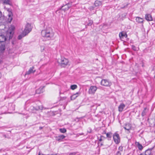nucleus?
Listing matches in <instances>:
<instances>
[{
    "mask_svg": "<svg viewBox=\"0 0 155 155\" xmlns=\"http://www.w3.org/2000/svg\"><path fill=\"white\" fill-rule=\"evenodd\" d=\"M41 35L43 37L46 38H51L53 36L52 29L50 28H48L45 30H42Z\"/></svg>",
    "mask_w": 155,
    "mask_h": 155,
    "instance_id": "obj_1",
    "label": "nucleus"
},
{
    "mask_svg": "<svg viewBox=\"0 0 155 155\" xmlns=\"http://www.w3.org/2000/svg\"><path fill=\"white\" fill-rule=\"evenodd\" d=\"M6 37L3 35H0V51H3L5 49V41H6Z\"/></svg>",
    "mask_w": 155,
    "mask_h": 155,
    "instance_id": "obj_2",
    "label": "nucleus"
},
{
    "mask_svg": "<svg viewBox=\"0 0 155 155\" xmlns=\"http://www.w3.org/2000/svg\"><path fill=\"white\" fill-rule=\"evenodd\" d=\"M59 63L63 67H65L68 65L69 61L68 59L64 58H61Z\"/></svg>",
    "mask_w": 155,
    "mask_h": 155,
    "instance_id": "obj_3",
    "label": "nucleus"
},
{
    "mask_svg": "<svg viewBox=\"0 0 155 155\" xmlns=\"http://www.w3.org/2000/svg\"><path fill=\"white\" fill-rule=\"evenodd\" d=\"M101 84L104 86L109 87L111 85V83L108 80L103 79L101 81Z\"/></svg>",
    "mask_w": 155,
    "mask_h": 155,
    "instance_id": "obj_4",
    "label": "nucleus"
},
{
    "mask_svg": "<svg viewBox=\"0 0 155 155\" xmlns=\"http://www.w3.org/2000/svg\"><path fill=\"white\" fill-rule=\"evenodd\" d=\"M15 27L14 26L11 25L9 28V30L7 32V37L9 36V39L12 38L13 33L12 31L15 29Z\"/></svg>",
    "mask_w": 155,
    "mask_h": 155,
    "instance_id": "obj_5",
    "label": "nucleus"
},
{
    "mask_svg": "<svg viewBox=\"0 0 155 155\" xmlns=\"http://www.w3.org/2000/svg\"><path fill=\"white\" fill-rule=\"evenodd\" d=\"M31 25L29 23H27L26 25L25 28L23 32L27 35L31 31Z\"/></svg>",
    "mask_w": 155,
    "mask_h": 155,
    "instance_id": "obj_6",
    "label": "nucleus"
},
{
    "mask_svg": "<svg viewBox=\"0 0 155 155\" xmlns=\"http://www.w3.org/2000/svg\"><path fill=\"white\" fill-rule=\"evenodd\" d=\"M113 139L116 144H118L120 141V137L118 134L115 133L113 135Z\"/></svg>",
    "mask_w": 155,
    "mask_h": 155,
    "instance_id": "obj_7",
    "label": "nucleus"
},
{
    "mask_svg": "<svg viewBox=\"0 0 155 155\" xmlns=\"http://www.w3.org/2000/svg\"><path fill=\"white\" fill-rule=\"evenodd\" d=\"M97 89L96 86H91L88 90V93L90 94H94Z\"/></svg>",
    "mask_w": 155,
    "mask_h": 155,
    "instance_id": "obj_8",
    "label": "nucleus"
},
{
    "mask_svg": "<svg viewBox=\"0 0 155 155\" xmlns=\"http://www.w3.org/2000/svg\"><path fill=\"white\" fill-rule=\"evenodd\" d=\"M7 11L8 12V21L9 23H10L12 21V14L10 9H8L7 10Z\"/></svg>",
    "mask_w": 155,
    "mask_h": 155,
    "instance_id": "obj_9",
    "label": "nucleus"
},
{
    "mask_svg": "<svg viewBox=\"0 0 155 155\" xmlns=\"http://www.w3.org/2000/svg\"><path fill=\"white\" fill-rule=\"evenodd\" d=\"M34 69V67L31 68L28 71L26 72L25 75L29 74H30L34 73L35 71V70H33Z\"/></svg>",
    "mask_w": 155,
    "mask_h": 155,
    "instance_id": "obj_10",
    "label": "nucleus"
},
{
    "mask_svg": "<svg viewBox=\"0 0 155 155\" xmlns=\"http://www.w3.org/2000/svg\"><path fill=\"white\" fill-rule=\"evenodd\" d=\"M125 106V105L123 103L120 104L118 107L119 111L120 112H122Z\"/></svg>",
    "mask_w": 155,
    "mask_h": 155,
    "instance_id": "obj_11",
    "label": "nucleus"
},
{
    "mask_svg": "<svg viewBox=\"0 0 155 155\" xmlns=\"http://www.w3.org/2000/svg\"><path fill=\"white\" fill-rule=\"evenodd\" d=\"M124 128L125 130L128 131L131 129V125L130 124H127L125 125V126L124 127Z\"/></svg>",
    "mask_w": 155,
    "mask_h": 155,
    "instance_id": "obj_12",
    "label": "nucleus"
},
{
    "mask_svg": "<svg viewBox=\"0 0 155 155\" xmlns=\"http://www.w3.org/2000/svg\"><path fill=\"white\" fill-rule=\"evenodd\" d=\"M119 36L120 38L121 39L123 38L124 37H127V35L125 32H121L119 33Z\"/></svg>",
    "mask_w": 155,
    "mask_h": 155,
    "instance_id": "obj_13",
    "label": "nucleus"
},
{
    "mask_svg": "<svg viewBox=\"0 0 155 155\" xmlns=\"http://www.w3.org/2000/svg\"><path fill=\"white\" fill-rule=\"evenodd\" d=\"M65 137L64 135H60L56 137V140L58 141H60L61 140L64 139Z\"/></svg>",
    "mask_w": 155,
    "mask_h": 155,
    "instance_id": "obj_14",
    "label": "nucleus"
},
{
    "mask_svg": "<svg viewBox=\"0 0 155 155\" xmlns=\"http://www.w3.org/2000/svg\"><path fill=\"white\" fill-rule=\"evenodd\" d=\"M145 18L148 21H151L152 20L151 15L149 14H146L145 15Z\"/></svg>",
    "mask_w": 155,
    "mask_h": 155,
    "instance_id": "obj_15",
    "label": "nucleus"
},
{
    "mask_svg": "<svg viewBox=\"0 0 155 155\" xmlns=\"http://www.w3.org/2000/svg\"><path fill=\"white\" fill-rule=\"evenodd\" d=\"M136 19L137 22L139 23H142L143 21V19L139 17H136Z\"/></svg>",
    "mask_w": 155,
    "mask_h": 155,
    "instance_id": "obj_16",
    "label": "nucleus"
},
{
    "mask_svg": "<svg viewBox=\"0 0 155 155\" xmlns=\"http://www.w3.org/2000/svg\"><path fill=\"white\" fill-rule=\"evenodd\" d=\"M101 2L99 1H96L94 3V5L95 6H99L101 5Z\"/></svg>",
    "mask_w": 155,
    "mask_h": 155,
    "instance_id": "obj_17",
    "label": "nucleus"
},
{
    "mask_svg": "<svg viewBox=\"0 0 155 155\" xmlns=\"http://www.w3.org/2000/svg\"><path fill=\"white\" fill-rule=\"evenodd\" d=\"M136 144L138 147L139 149L140 150H141L143 149V147L142 145L140 144L139 142H137L136 143Z\"/></svg>",
    "mask_w": 155,
    "mask_h": 155,
    "instance_id": "obj_18",
    "label": "nucleus"
},
{
    "mask_svg": "<svg viewBox=\"0 0 155 155\" xmlns=\"http://www.w3.org/2000/svg\"><path fill=\"white\" fill-rule=\"evenodd\" d=\"M69 7L68 6V5H65L64 6H62L61 8V10H63L64 11H65L68 10L69 9Z\"/></svg>",
    "mask_w": 155,
    "mask_h": 155,
    "instance_id": "obj_19",
    "label": "nucleus"
},
{
    "mask_svg": "<svg viewBox=\"0 0 155 155\" xmlns=\"http://www.w3.org/2000/svg\"><path fill=\"white\" fill-rule=\"evenodd\" d=\"M26 35L25 34L24 32H23L20 35H19L18 37V39L19 40L21 39L23 37L25 36Z\"/></svg>",
    "mask_w": 155,
    "mask_h": 155,
    "instance_id": "obj_20",
    "label": "nucleus"
},
{
    "mask_svg": "<svg viewBox=\"0 0 155 155\" xmlns=\"http://www.w3.org/2000/svg\"><path fill=\"white\" fill-rule=\"evenodd\" d=\"M78 94V93H77L76 94H73L72 96H71V100H74L78 96L77 95V94Z\"/></svg>",
    "mask_w": 155,
    "mask_h": 155,
    "instance_id": "obj_21",
    "label": "nucleus"
},
{
    "mask_svg": "<svg viewBox=\"0 0 155 155\" xmlns=\"http://www.w3.org/2000/svg\"><path fill=\"white\" fill-rule=\"evenodd\" d=\"M151 153V150H147L145 151L144 155H150Z\"/></svg>",
    "mask_w": 155,
    "mask_h": 155,
    "instance_id": "obj_22",
    "label": "nucleus"
},
{
    "mask_svg": "<svg viewBox=\"0 0 155 155\" xmlns=\"http://www.w3.org/2000/svg\"><path fill=\"white\" fill-rule=\"evenodd\" d=\"M147 112V109L146 108H145L144 109V110L143 111L141 115L143 117L146 114Z\"/></svg>",
    "mask_w": 155,
    "mask_h": 155,
    "instance_id": "obj_23",
    "label": "nucleus"
},
{
    "mask_svg": "<svg viewBox=\"0 0 155 155\" xmlns=\"http://www.w3.org/2000/svg\"><path fill=\"white\" fill-rule=\"evenodd\" d=\"M107 137L108 138H111L112 137V134L110 132L106 134Z\"/></svg>",
    "mask_w": 155,
    "mask_h": 155,
    "instance_id": "obj_24",
    "label": "nucleus"
},
{
    "mask_svg": "<svg viewBox=\"0 0 155 155\" xmlns=\"http://www.w3.org/2000/svg\"><path fill=\"white\" fill-rule=\"evenodd\" d=\"M77 87V86L76 85H71V88L72 90H74Z\"/></svg>",
    "mask_w": 155,
    "mask_h": 155,
    "instance_id": "obj_25",
    "label": "nucleus"
},
{
    "mask_svg": "<svg viewBox=\"0 0 155 155\" xmlns=\"http://www.w3.org/2000/svg\"><path fill=\"white\" fill-rule=\"evenodd\" d=\"M60 131L61 133H65L66 132V130L65 128L60 129Z\"/></svg>",
    "mask_w": 155,
    "mask_h": 155,
    "instance_id": "obj_26",
    "label": "nucleus"
},
{
    "mask_svg": "<svg viewBox=\"0 0 155 155\" xmlns=\"http://www.w3.org/2000/svg\"><path fill=\"white\" fill-rule=\"evenodd\" d=\"M4 2L5 4H9L10 1L9 0H5L4 1Z\"/></svg>",
    "mask_w": 155,
    "mask_h": 155,
    "instance_id": "obj_27",
    "label": "nucleus"
},
{
    "mask_svg": "<svg viewBox=\"0 0 155 155\" xmlns=\"http://www.w3.org/2000/svg\"><path fill=\"white\" fill-rule=\"evenodd\" d=\"M132 48L134 51H137L138 49L137 48H136L135 46L134 45H132Z\"/></svg>",
    "mask_w": 155,
    "mask_h": 155,
    "instance_id": "obj_28",
    "label": "nucleus"
},
{
    "mask_svg": "<svg viewBox=\"0 0 155 155\" xmlns=\"http://www.w3.org/2000/svg\"><path fill=\"white\" fill-rule=\"evenodd\" d=\"M103 138H104L105 137H104L103 136H101L100 138L99 139V141H101L103 140Z\"/></svg>",
    "mask_w": 155,
    "mask_h": 155,
    "instance_id": "obj_29",
    "label": "nucleus"
},
{
    "mask_svg": "<svg viewBox=\"0 0 155 155\" xmlns=\"http://www.w3.org/2000/svg\"><path fill=\"white\" fill-rule=\"evenodd\" d=\"M123 147H122V146H120L119 147V150H120L119 151H122L123 150Z\"/></svg>",
    "mask_w": 155,
    "mask_h": 155,
    "instance_id": "obj_30",
    "label": "nucleus"
},
{
    "mask_svg": "<svg viewBox=\"0 0 155 155\" xmlns=\"http://www.w3.org/2000/svg\"><path fill=\"white\" fill-rule=\"evenodd\" d=\"M121 151H118L117 153H116V155H121Z\"/></svg>",
    "mask_w": 155,
    "mask_h": 155,
    "instance_id": "obj_31",
    "label": "nucleus"
},
{
    "mask_svg": "<svg viewBox=\"0 0 155 155\" xmlns=\"http://www.w3.org/2000/svg\"><path fill=\"white\" fill-rule=\"evenodd\" d=\"M93 23V22L92 21H90L89 23L88 24V26H91V25Z\"/></svg>",
    "mask_w": 155,
    "mask_h": 155,
    "instance_id": "obj_32",
    "label": "nucleus"
},
{
    "mask_svg": "<svg viewBox=\"0 0 155 155\" xmlns=\"http://www.w3.org/2000/svg\"><path fill=\"white\" fill-rule=\"evenodd\" d=\"M76 153H72L69 154V155H75Z\"/></svg>",
    "mask_w": 155,
    "mask_h": 155,
    "instance_id": "obj_33",
    "label": "nucleus"
},
{
    "mask_svg": "<svg viewBox=\"0 0 155 155\" xmlns=\"http://www.w3.org/2000/svg\"><path fill=\"white\" fill-rule=\"evenodd\" d=\"M39 90H40V89H38V90H36V93H38V94H39V93H40V92H39Z\"/></svg>",
    "mask_w": 155,
    "mask_h": 155,
    "instance_id": "obj_34",
    "label": "nucleus"
},
{
    "mask_svg": "<svg viewBox=\"0 0 155 155\" xmlns=\"http://www.w3.org/2000/svg\"><path fill=\"white\" fill-rule=\"evenodd\" d=\"M41 51H42L44 49V47H42V46L41 47Z\"/></svg>",
    "mask_w": 155,
    "mask_h": 155,
    "instance_id": "obj_35",
    "label": "nucleus"
},
{
    "mask_svg": "<svg viewBox=\"0 0 155 155\" xmlns=\"http://www.w3.org/2000/svg\"><path fill=\"white\" fill-rule=\"evenodd\" d=\"M39 109L42 110L43 109V107L42 106L39 107Z\"/></svg>",
    "mask_w": 155,
    "mask_h": 155,
    "instance_id": "obj_36",
    "label": "nucleus"
},
{
    "mask_svg": "<svg viewBox=\"0 0 155 155\" xmlns=\"http://www.w3.org/2000/svg\"><path fill=\"white\" fill-rule=\"evenodd\" d=\"M1 16H2V12L0 11V18L1 17Z\"/></svg>",
    "mask_w": 155,
    "mask_h": 155,
    "instance_id": "obj_37",
    "label": "nucleus"
},
{
    "mask_svg": "<svg viewBox=\"0 0 155 155\" xmlns=\"http://www.w3.org/2000/svg\"><path fill=\"white\" fill-rule=\"evenodd\" d=\"M38 155H44L43 154H41L39 153L38 154Z\"/></svg>",
    "mask_w": 155,
    "mask_h": 155,
    "instance_id": "obj_38",
    "label": "nucleus"
},
{
    "mask_svg": "<svg viewBox=\"0 0 155 155\" xmlns=\"http://www.w3.org/2000/svg\"><path fill=\"white\" fill-rule=\"evenodd\" d=\"M42 127H40V129H42Z\"/></svg>",
    "mask_w": 155,
    "mask_h": 155,
    "instance_id": "obj_39",
    "label": "nucleus"
},
{
    "mask_svg": "<svg viewBox=\"0 0 155 155\" xmlns=\"http://www.w3.org/2000/svg\"><path fill=\"white\" fill-rule=\"evenodd\" d=\"M91 8H92V9H93V7H91Z\"/></svg>",
    "mask_w": 155,
    "mask_h": 155,
    "instance_id": "obj_40",
    "label": "nucleus"
},
{
    "mask_svg": "<svg viewBox=\"0 0 155 155\" xmlns=\"http://www.w3.org/2000/svg\"><path fill=\"white\" fill-rule=\"evenodd\" d=\"M104 134H106V133H105V132H104Z\"/></svg>",
    "mask_w": 155,
    "mask_h": 155,
    "instance_id": "obj_41",
    "label": "nucleus"
}]
</instances>
